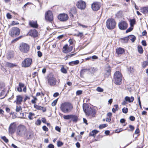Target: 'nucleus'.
Masks as SVG:
<instances>
[{
    "label": "nucleus",
    "mask_w": 148,
    "mask_h": 148,
    "mask_svg": "<svg viewBox=\"0 0 148 148\" xmlns=\"http://www.w3.org/2000/svg\"><path fill=\"white\" fill-rule=\"evenodd\" d=\"M73 108V106L70 103L65 102L61 104L60 108L61 110L65 113H67L70 112Z\"/></svg>",
    "instance_id": "obj_1"
},
{
    "label": "nucleus",
    "mask_w": 148,
    "mask_h": 148,
    "mask_svg": "<svg viewBox=\"0 0 148 148\" xmlns=\"http://www.w3.org/2000/svg\"><path fill=\"white\" fill-rule=\"evenodd\" d=\"M16 132L17 134L19 136H23L25 135L27 139H29L30 137V135H29V136H27L28 133L27 131V129L23 125H20L18 126Z\"/></svg>",
    "instance_id": "obj_2"
},
{
    "label": "nucleus",
    "mask_w": 148,
    "mask_h": 148,
    "mask_svg": "<svg viewBox=\"0 0 148 148\" xmlns=\"http://www.w3.org/2000/svg\"><path fill=\"white\" fill-rule=\"evenodd\" d=\"M122 79L121 73L119 71H116L114 75V82L115 84L117 85H120Z\"/></svg>",
    "instance_id": "obj_3"
},
{
    "label": "nucleus",
    "mask_w": 148,
    "mask_h": 148,
    "mask_svg": "<svg viewBox=\"0 0 148 148\" xmlns=\"http://www.w3.org/2000/svg\"><path fill=\"white\" fill-rule=\"evenodd\" d=\"M116 23L113 19H109L107 20L106 22L107 28L110 29L114 28L116 26Z\"/></svg>",
    "instance_id": "obj_4"
},
{
    "label": "nucleus",
    "mask_w": 148,
    "mask_h": 148,
    "mask_svg": "<svg viewBox=\"0 0 148 148\" xmlns=\"http://www.w3.org/2000/svg\"><path fill=\"white\" fill-rule=\"evenodd\" d=\"M19 49L22 52L27 53L29 50V47L27 44L22 43L20 44Z\"/></svg>",
    "instance_id": "obj_5"
},
{
    "label": "nucleus",
    "mask_w": 148,
    "mask_h": 148,
    "mask_svg": "<svg viewBox=\"0 0 148 148\" xmlns=\"http://www.w3.org/2000/svg\"><path fill=\"white\" fill-rule=\"evenodd\" d=\"M20 33V30L17 27L12 28L10 31L9 34L12 37H15L18 36Z\"/></svg>",
    "instance_id": "obj_6"
},
{
    "label": "nucleus",
    "mask_w": 148,
    "mask_h": 148,
    "mask_svg": "<svg viewBox=\"0 0 148 148\" xmlns=\"http://www.w3.org/2000/svg\"><path fill=\"white\" fill-rule=\"evenodd\" d=\"M32 60L31 58H27L25 59L22 63V67H29L32 64Z\"/></svg>",
    "instance_id": "obj_7"
},
{
    "label": "nucleus",
    "mask_w": 148,
    "mask_h": 148,
    "mask_svg": "<svg viewBox=\"0 0 148 148\" xmlns=\"http://www.w3.org/2000/svg\"><path fill=\"white\" fill-rule=\"evenodd\" d=\"M45 18L46 20L50 22L53 20V15L51 11L49 10L46 12L45 14Z\"/></svg>",
    "instance_id": "obj_8"
},
{
    "label": "nucleus",
    "mask_w": 148,
    "mask_h": 148,
    "mask_svg": "<svg viewBox=\"0 0 148 148\" xmlns=\"http://www.w3.org/2000/svg\"><path fill=\"white\" fill-rule=\"evenodd\" d=\"M58 19L60 21L65 22L69 19V16L67 14L65 13L60 14L58 16Z\"/></svg>",
    "instance_id": "obj_9"
},
{
    "label": "nucleus",
    "mask_w": 148,
    "mask_h": 148,
    "mask_svg": "<svg viewBox=\"0 0 148 148\" xmlns=\"http://www.w3.org/2000/svg\"><path fill=\"white\" fill-rule=\"evenodd\" d=\"M48 83L51 86H55L56 84L57 80L53 76H50L48 79Z\"/></svg>",
    "instance_id": "obj_10"
},
{
    "label": "nucleus",
    "mask_w": 148,
    "mask_h": 148,
    "mask_svg": "<svg viewBox=\"0 0 148 148\" xmlns=\"http://www.w3.org/2000/svg\"><path fill=\"white\" fill-rule=\"evenodd\" d=\"M16 128V125L15 123H11L9 127V133L12 134H13L15 131Z\"/></svg>",
    "instance_id": "obj_11"
},
{
    "label": "nucleus",
    "mask_w": 148,
    "mask_h": 148,
    "mask_svg": "<svg viewBox=\"0 0 148 148\" xmlns=\"http://www.w3.org/2000/svg\"><path fill=\"white\" fill-rule=\"evenodd\" d=\"M119 28L121 30L126 29L127 27V24L125 21H122L119 23Z\"/></svg>",
    "instance_id": "obj_12"
},
{
    "label": "nucleus",
    "mask_w": 148,
    "mask_h": 148,
    "mask_svg": "<svg viewBox=\"0 0 148 148\" xmlns=\"http://www.w3.org/2000/svg\"><path fill=\"white\" fill-rule=\"evenodd\" d=\"M76 8L75 7L72 8L69 11L70 16L71 19L72 20H75L74 15L76 14Z\"/></svg>",
    "instance_id": "obj_13"
},
{
    "label": "nucleus",
    "mask_w": 148,
    "mask_h": 148,
    "mask_svg": "<svg viewBox=\"0 0 148 148\" xmlns=\"http://www.w3.org/2000/svg\"><path fill=\"white\" fill-rule=\"evenodd\" d=\"M77 6L78 8L81 10H83L85 8L86 4L84 2L81 0L78 2Z\"/></svg>",
    "instance_id": "obj_14"
},
{
    "label": "nucleus",
    "mask_w": 148,
    "mask_h": 148,
    "mask_svg": "<svg viewBox=\"0 0 148 148\" xmlns=\"http://www.w3.org/2000/svg\"><path fill=\"white\" fill-rule=\"evenodd\" d=\"M72 46L68 47L67 44L65 45L63 47V52L64 53H67L71 52L73 49Z\"/></svg>",
    "instance_id": "obj_15"
},
{
    "label": "nucleus",
    "mask_w": 148,
    "mask_h": 148,
    "mask_svg": "<svg viewBox=\"0 0 148 148\" xmlns=\"http://www.w3.org/2000/svg\"><path fill=\"white\" fill-rule=\"evenodd\" d=\"M100 6V3L98 2L94 3L91 6L92 9L94 11H97L99 9Z\"/></svg>",
    "instance_id": "obj_16"
},
{
    "label": "nucleus",
    "mask_w": 148,
    "mask_h": 148,
    "mask_svg": "<svg viewBox=\"0 0 148 148\" xmlns=\"http://www.w3.org/2000/svg\"><path fill=\"white\" fill-rule=\"evenodd\" d=\"M111 67L108 66H106L104 71L105 77H108L110 74Z\"/></svg>",
    "instance_id": "obj_17"
},
{
    "label": "nucleus",
    "mask_w": 148,
    "mask_h": 148,
    "mask_svg": "<svg viewBox=\"0 0 148 148\" xmlns=\"http://www.w3.org/2000/svg\"><path fill=\"white\" fill-rule=\"evenodd\" d=\"M29 35L34 37H36L38 36V32L35 29L32 30L29 32Z\"/></svg>",
    "instance_id": "obj_18"
},
{
    "label": "nucleus",
    "mask_w": 148,
    "mask_h": 148,
    "mask_svg": "<svg viewBox=\"0 0 148 148\" xmlns=\"http://www.w3.org/2000/svg\"><path fill=\"white\" fill-rule=\"evenodd\" d=\"M29 24L31 27L35 28H37L38 26L36 21H29Z\"/></svg>",
    "instance_id": "obj_19"
},
{
    "label": "nucleus",
    "mask_w": 148,
    "mask_h": 148,
    "mask_svg": "<svg viewBox=\"0 0 148 148\" xmlns=\"http://www.w3.org/2000/svg\"><path fill=\"white\" fill-rule=\"evenodd\" d=\"M125 100L127 102L129 103L132 102L134 100V98L132 96L131 97L126 96L125 97Z\"/></svg>",
    "instance_id": "obj_20"
},
{
    "label": "nucleus",
    "mask_w": 148,
    "mask_h": 148,
    "mask_svg": "<svg viewBox=\"0 0 148 148\" xmlns=\"http://www.w3.org/2000/svg\"><path fill=\"white\" fill-rule=\"evenodd\" d=\"M124 52V49L122 48L119 47L116 49V53L118 55L121 54L123 53Z\"/></svg>",
    "instance_id": "obj_21"
},
{
    "label": "nucleus",
    "mask_w": 148,
    "mask_h": 148,
    "mask_svg": "<svg viewBox=\"0 0 148 148\" xmlns=\"http://www.w3.org/2000/svg\"><path fill=\"white\" fill-rule=\"evenodd\" d=\"M83 108L84 112L86 114V113L88 111V110L90 108L88 106V105L86 103H83Z\"/></svg>",
    "instance_id": "obj_22"
},
{
    "label": "nucleus",
    "mask_w": 148,
    "mask_h": 148,
    "mask_svg": "<svg viewBox=\"0 0 148 148\" xmlns=\"http://www.w3.org/2000/svg\"><path fill=\"white\" fill-rule=\"evenodd\" d=\"M23 98L22 96L20 95L17 96L16 97V104H21Z\"/></svg>",
    "instance_id": "obj_23"
},
{
    "label": "nucleus",
    "mask_w": 148,
    "mask_h": 148,
    "mask_svg": "<svg viewBox=\"0 0 148 148\" xmlns=\"http://www.w3.org/2000/svg\"><path fill=\"white\" fill-rule=\"evenodd\" d=\"M98 69L97 68L91 67L89 69V73L91 74H94L97 71Z\"/></svg>",
    "instance_id": "obj_24"
},
{
    "label": "nucleus",
    "mask_w": 148,
    "mask_h": 148,
    "mask_svg": "<svg viewBox=\"0 0 148 148\" xmlns=\"http://www.w3.org/2000/svg\"><path fill=\"white\" fill-rule=\"evenodd\" d=\"M99 132V131L97 130H94L90 132L89 133V136H92L94 137H95V135Z\"/></svg>",
    "instance_id": "obj_25"
},
{
    "label": "nucleus",
    "mask_w": 148,
    "mask_h": 148,
    "mask_svg": "<svg viewBox=\"0 0 148 148\" xmlns=\"http://www.w3.org/2000/svg\"><path fill=\"white\" fill-rule=\"evenodd\" d=\"M71 119L73 122H76L78 120V118L76 115H71Z\"/></svg>",
    "instance_id": "obj_26"
},
{
    "label": "nucleus",
    "mask_w": 148,
    "mask_h": 148,
    "mask_svg": "<svg viewBox=\"0 0 148 148\" xmlns=\"http://www.w3.org/2000/svg\"><path fill=\"white\" fill-rule=\"evenodd\" d=\"M79 61L78 60H76L74 61H72L69 63V64L71 66L74 65H77L79 63Z\"/></svg>",
    "instance_id": "obj_27"
},
{
    "label": "nucleus",
    "mask_w": 148,
    "mask_h": 148,
    "mask_svg": "<svg viewBox=\"0 0 148 148\" xmlns=\"http://www.w3.org/2000/svg\"><path fill=\"white\" fill-rule=\"evenodd\" d=\"M141 12L144 14L148 13V7H143L141 9Z\"/></svg>",
    "instance_id": "obj_28"
},
{
    "label": "nucleus",
    "mask_w": 148,
    "mask_h": 148,
    "mask_svg": "<svg viewBox=\"0 0 148 148\" xmlns=\"http://www.w3.org/2000/svg\"><path fill=\"white\" fill-rule=\"evenodd\" d=\"M5 65L6 66L9 67H13L16 66V65L15 64L8 62H6Z\"/></svg>",
    "instance_id": "obj_29"
},
{
    "label": "nucleus",
    "mask_w": 148,
    "mask_h": 148,
    "mask_svg": "<svg viewBox=\"0 0 148 148\" xmlns=\"http://www.w3.org/2000/svg\"><path fill=\"white\" fill-rule=\"evenodd\" d=\"M129 40H131L132 42H134L136 39V37L133 35H130L128 36Z\"/></svg>",
    "instance_id": "obj_30"
},
{
    "label": "nucleus",
    "mask_w": 148,
    "mask_h": 148,
    "mask_svg": "<svg viewBox=\"0 0 148 148\" xmlns=\"http://www.w3.org/2000/svg\"><path fill=\"white\" fill-rule=\"evenodd\" d=\"M94 110L90 108L88 111L86 113V114L88 116L91 115Z\"/></svg>",
    "instance_id": "obj_31"
},
{
    "label": "nucleus",
    "mask_w": 148,
    "mask_h": 148,
    "mask_svg": "<svg viewBox=\"0 0 148 148\" xmlns=\"http://www.w3.org/2000/svg\"><path fill=\"white\" fill-rule=\"evenodd\" d=\"M36 108L38 109L42 110L44 112H45L46 111V109L45 108L40 106H37Z\"/></svg>",
    "instance_id": "obj_32"
},
{
    "label": "nucleus",
    "mask_w": 148,
    "mask_h": 148,
    "mask_svg": "<svg viewBox=\"0 0 148 148\" xmlns=\"http://www.w3.org/2000/svg\"><path fill=\"white\" fill-rule=\"evenodd\" d=\"M14 57L13 53V52L9 53L8 54L7 57L8 59H10Z\"/></svg>",
    "instance_id": "obj_33"
},
{
    "label": "nucleus",
    "mask_w": 148,
    "mask_h": 148,
    "mask_svg": "<svg viewBox=\"0 0 148 148\" xmlns=\"http://www.w3.org/2000/svg\"><path fill=\"white\" fill-rule=\"evenodd\" d=\"M61 71L62 73L64 74L66 73L67 72L66 70L64 68L63 66H62V67L61 69Z\"/></svg>",
    "instance_id": "obj_34"
},
{
    "label": "nucleus",
    "mask_w": 148,
    "mask_h": 148,
    "mask_svg": "<svg viewBox=\"0 0 148 148\" xmlns=\"http://www.w3.org/2000/svg\"><path fill=\"white\" fill-rule=\"evenodd\" d=\"M121 40H123V43H127L128 42V41L129 40V38H128V36L124 38H122L121 39Z\"/></svg>",
    "instance_id": "obj_35"
},
{
    "label": "nucleus",
    "mask_w": 148,
    "mask_h": 148,
    "mask_svg": "<svg viewBox=\"0 0 148 148\" xmlns=\"http://www.w3.org/2000/svg\"><path fill=\"white\" fill-rule=\"evenodd\" d=\"M148 65V60L147 61H145L143 62V63L142 66L143 68L147 66Z\"/></svg>",
    "instance_id": "obj_36"
},
{
    "label": "nucleus",
    "mask_w": 148,
    "mask_h": 148,
    "mask_svg": "<svg viewBox=\"0 0 148 148\" xmlns=\"http://www.w3.org/2000/svg\"><path fill=\"white\" fill-rule=\"evenodd\" d=\"M138 51L140 53H143V50L141 46H138Z\"/></svg>",
    "instance_id": "obj_37"
},
{
    "label": "nucleus",
    "mask_w": 148,
    "mask_h": 148,
    "mask_svg": "<svg viewBox=\"0 0 148 148\" xmlns=\"http://www.w3.org/2000/svg\"><path fill=\"white\" fill-rule=\"evenodd\" d=\"M34 115V113H33L31 112L29 113V114L28 116V117L29 119L31 120L33 119V118L32 117Z\"/></svg>",
    "instance_id": "obj_38"
},
{
    "label": "nucleus",
    "mask_w": 148,
    "mask_h": 148,
    "mask_svg": "<svg viewBox=\"0 0 148 148\" xmlns=\"http://www.w3.org/2000/svg\"><path fill=\"white\" fill-rule=\"evenodd\" d=\"M71 115H64L63 118L64 119H71Z\"/></svg>",
    "instance_id": "obj_39"
},
{
    "label": "nucleus",
    "mask_w": 148,
    "mask_h": 148,
    "mask_svg": "<svg viewBox=\"0 0 148 148\" xmlns=\"http://www.w3.org/2000/svg\"><path fill=\"white\" fill-rule=\"evenodd\" d=\"M108 126V125L106 124H101L99 125V128L100 129H102L103 128H104L106 127H107Z\"/></svg>",
    "instance_id": "obj_40"
},
{
    "label": "nucleus",
    "mask_w": 148,
    "mask_h": 148,
    "mask_svg": "<svg viewBox=\"0 0 148 148\" xmlns=\"http://www.w3.org/2000/svg\"><path fill=\"white\" fill-rule=\"evenodd\" d=\"M96 90L98 92H102L103 91V89L101 88L98 87L96 89Z\"/></svg>",
    "instance_id": "obj_41"
},
{
    "label": "nucleus",
    "mask_w": 148,
    "mask_h": 148,
    "mask_svg": "<svg viewBox=\"0 0 148 148\" xmlns=\"http://www.w3.org/2000/svg\"><path fill=\"white\" fill-rule=\"evenodd\" d=\"M22 110V108L21 106H17L16 111L17 112H19L21 110Z\"/></svg>",
    "instance_id": "obj_42"
},
{
    "label": "nucleus",
    "mask_w": 148,
    "mask_h": 148,
    "mask_svg": "<svg viewBox=\"0 0 148 148\" xmlns=\"http://www.w3.org/2000/svg\"><path fill=\"white\" fill-rule=\"evenodd\" d=\"M128 72L129 73H132L133 72V69L131 67L128 68Z\"/></svg>",
    "instance_id": "obj_43"
},
{
    "label": "nucleus",
    "mask_w": 148,
    "mask_h": 148,
    "mask_svg": "<svg viewBox=\"0 0 148 148\" xmlns=\"http://www.w3.org/2000/svg\"><path fill=\"white\" fill-rule=\"evenodd\" d=\"M1 138L3 139L4 142H5L6 143H7L8 142V139L6 138L5 136H2L1 137Z\"/></svg>",
    "instance_id": "obj_44"
},
{
    "label": "nucleus",
    "mask_w": 148,
    "mask_h": 148,
    "mask_svg": "<svg viewBox=\"0 0 148 148\" xmlns=\"http://www.w3.org/2000/svg\"><path fill=\"white\" fill-rule=\"evenodd\" d=\"M18 24V23H15V22L14 21H13L12 22V23L11 24L8 25V28H10V27L14 25H16V24Z\"/></svg>",
    "instance_id": "obj_45"
},
{
    "label": "nucleus",
    "mask_w": 148,
    "mask_h": 148,
    "mask_svg": "<svg viewBox=\"0 0 148 148\" xmlns=\"http://www.w3.org/2000/svg\"><path fill=\"white\" fill-rule=\"evenodd\" d=\"M122 112L124 113H127L128 112V109L127 108H124L122 109Z\"/></svg>",
    "instance_id": "obj_46"
},
{
    "label": "nucleus",
    "mask_w": 148,
    "mask_h": 148,
    "mask_svg": "<svg viewBox=\"0 0 148 148\" xmlns=\"http://www.w3.org/2000/svg\"><path fill=\"white\" fill-rule=\"evenodd\" d=\"M135 20L134 19L131 20L130 21V24L131 26H133V25L135 24Z\"/></svg>",
    "instance_id": "obj_47"
},
{
    "label": "nucleus",
    "mask_w": 148,
    "mask_h": 148,
    "mask_svg": "<svg viewBox=\"0 0 148 148\" xmlns=\"http://www.w3.org/2000/svg\"><path fill=\"white\" fill-rule=\"evenodd\" d=\"M75 35L77 36L82 37L83 36V33L79 32L78 34H75Z\"/></svg>",
    "instance_id": "obj_48"
},
{
    "label": "nucleus",
    "mask_w": 148,
    "mask_h": 148,
    "mask_svg": "<svg viewBox=\"0 0 148 148\" xmlns=\"http://www.w3.org/2000/svg\"><path fill=\"white\" fill-rule=\"evenodd\" d=\"M58 100V99H55L52 102L51 105L52 106H54L55 105H56L57 103Z\"/></svg>",
    "instance_id": "obj_49"
},
{
    "label": "nucleus",
    "mask_w": 148,
    "mask_h": 148,
    "mask_svg": "<svg viewBox=\"0 0 148 148\" xmlns=\"http://www.w3.org/2000/svg\"><path fill=\"white\" fill-rule=\"evenodd\" d=\"M63 143L61 141H58L57 142V145L58 147H61Z\"/></svg>",
    "instance_id": "obj_50"
},
{
    "label": "nucleus",
    "mask_w": 148,
    "mask_h": 148,
    "mask_svg": "<svg viewBox=\"0 0 148 148\" xmlns=\"http://www.w3.org/2000/svg\"><path fill=\"white\" fill-rule=\"evenodd\" d=\"M6 16L8 19H11L12 17V16L9 13H8L6 14Z\"/></svg>",
    "instance_id": "obj_51"
},
{
    "label": "nucleus",
    "mask_w": 148,
    "mask_h": 148,
    "mask_svg": "<svg viewBox=\"0 0 148 148\" xmlns=\"http://www.w3.org/2000/svg\"><path fill=\"white\" fill-rule=\"evenodd\" d=\"M89 69H84L81 70V73H83L84 72H87V71L89 72Z\"/></svg>",
    "instance_id": "obj_52"
},
{
    "label": "nucleus",
    "mask_w": 148,
    "mask_h": 148,
    "mask_svg": "<svg viewBox=\"0 0 148 148\" xmlns=\"http://www.w3.org/2000/svg\"><path fill=\"white\" fill-rule=\"evenodd\" d=\"M78 25L79 26L82 27L84 28H86L88 27V26L82 25L79 23H78Z\"/></svg>",
    "instance_id": "obj_53"
},
{
    "label": "nucleus",
    "mask_w": 148,
    "mask_h": 148,
    "mask_svg": "<svg viewBox=\"0 0 148 148\" xmlns=\"http://www.w3.org/2000/svg\"><path fill=\"white\" fill-rule=\"evenodd\" d=\"M82 93V91L81 90H79L77 91L76 92L77 95H79L81 94Z\"/></svg>",
    "instance_id": "obj_54"
},
{
    "label": "nucleus",
    "mask_w": 148,
    "mask_h": 148,
    "mask_svg": "<svg viewBox=\"0 0 148 148\" xmlns=\"http://www.w3.org/2000/svg\"><path fill=\"white\" fill-rule=\"evenodd\" d=\"M41 123V121L39 119H38L36 122V124L37 125H40Z\"/></svg>",
    "instance_id": "obj_55"
},
{
    "label": "nucleus",
    "mask_w": 148,
    "mask_h": 148,
    "mask_svg": "<svg viewBox=\"0 0 148 148\" xmlns=\"http://www.w3.org/2000/svg\"><path fill=\"white\" fill-rule=\"evenodd\" d=\"M42 129L44 131L46 132H47L48 131V128L45 126H44L42 127Z\"/></svg>",
    "instance_id": "obj_56"
},
{
    "label": "nucleus",
    "mask_w": 148,
    "mask_h": 148,
    "mask_svg": "<svg viewBox=\"0 0 148 148\" xmlns=\"http://www.w3.org/2000/svg\"><path fill=\"white\" fill-rule=\"evenodd\" d=\"M133 29V28H132L130 27L126 30V33H127L131 31Z\"/></svg>",
    "instance_id": "obj_57"
},
{
    "label": "nucleus",
    "mask_w": 148,
    "mask_h": 148,
    "mask_svg": "<svg viewBox=\"0 0 148 148\" xmlns=\"http://www.w3.org/2000/svg\"><path fill=\"white\" fill-rule=\"evenodd\" d=\"M38 55L39 57H41L42 56V52L40 51H38L37 52Z\"/></svg>",
    "instance_id": "obj_58"
},
{
    "label": "nucleus",
    "mask_w": 148,
    "mask_h": 148,
    "mask_svg": "<svg viewBox=\"0 0 148 148\" xmlns=\"http://www.w3.org/2000/svg\"><path fill=\"white\" fill-rule=\"evenodd\" d=\"M55 130L58 131V132H60V130H61V129H60V127H59L58 126H56V127H55Z\"/></svg>",
    "instance_id": "obj_59"
},
{
    "label": "nucleus",
    "mask_w": 148,
    "mask_h": 148,
    "mask_svg": "<svg viewBox=\"0 0 148 148\" xmlns=\"http://www.w3.org/2000/svg\"><path fill=\"white\" fill-rule=\"evenodd\" d=\"M37 100V99L36 98L34 97V99L33 100H32L31 101V102L32 103H33V104L35 103H36L35 101H36Z\"/></svg>",
    "instance_id": "obj_60"
},
{
    "label": "nucleus",
    "mask_w": 148,
    "mask_h": 148,
    "mask_svg": "<svg viewBox=\"0 0 148 148\" xmlns=\"http://www.w3.org/2000/svg\"><path fill=\"white\" fill-rule=\"evenodd\" d=\"M142 45L144 46H145L147 45L146 41L145 40H143L142 41Z\"/></svg>",
    "instance_id": "obj_61"
},
{
    "label": "nucleus",
    "mask_w": 148,
    "mask_h": 148,
    "mask_svg": "<svg viewBox=\"0 0 148 148\" xmlns=\"http://www.w3.org/2000/svg\"><path fill=\"white\" fill-rule=\"evenodd\" d=\"M130 119L132 121H134L135 119V117L133 116H131L130 117Z\"/></svg>",
    "instance_id": "obj_62"
},
{
    "label": "nucleus",
    "mask_w": 148,
    "mask_h": 148,
    "mask_svg": "<svg viewBox=\"0 0 148 148\" xmlns=\"http://www.w3.org/2000/svg\"><path fill=\"white\" fill-rule=\"evenodd\" d=\"M114 107H115V109L116 111H118L119 110V106L118 105H115L114 106Z\"/></svg>",
    "instance_id": "obj_63"
},
{
    "label": "nucleus",
    "mask_w": 148,
    "mask_h": 148,
    "mask_svg": "<svg viewBox=\"0 0 148 148\" xmlns=\"http://www.w3.org/2000/svg\"><path fill=\"white\" fill-rule=\"evenodd\" d=\"M48 147L49 148H54V146L53 144H50L48 145Z\"/></svg>",
    "instance_id": "obj_64"
}]
</instances>
